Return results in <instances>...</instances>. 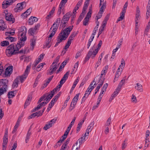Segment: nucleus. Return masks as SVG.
I'll use <instances>...</instances> for the list:
<instances>
[{"label": "nucleus", "mask_w": 150, "mask_h": 150, "mask_svg": "<svg viewBox=\"0 0 150 150\" xmlns=\"http://www.w3.org/2000/svg\"><path fill=\"white\" fill-rule=\"evenodd\" d=\"M73 27V25L69 26L64 30L63 29L62 30L57 38V42L55 44L54 47L57 46L63 40H66L72 30Z\"/></svg>", "instance_id": "nucleus-1"}, {"label": "nucleus", "mask_w": 150, "mask_h": 150, "mask_svg": "<svg viewBox=\"0 0 150 150\" xmlns=\"http://www.w3.org/2000/svg\"><path fill=\"white\" fill-rule=\"evenodd\" d=\"M27 30V28L25 27H21L20 30V32L18 34V36H20L21 37L17 44H19L21 46V47L24 45V42L27 39L26 35Z\"/></svg>", "instance_id": "nucleus-2"}, {"label": "nucleus", "mask_w": 150, "mask_h": 150, "mask_svg": "<svg viewBox=\"0 0 150 150\" xmlns=\"http://www.w3.org/2000/svg\"><path fill=\"white\" fill-rule=\"evenodd\" d=\"M21 48V46L19 44H17L15 47L14 44H11L9 45L6 50V52L8 56H12L17 54V51Z\"/></svg>", "instance_id": "nucleus-3"}, {"label": "nucleus", "mask_w": 150, "mask_h": 150, "mask_svg": "<svg viewBox=\"0 0 150 150\" xmlns=\"http://www.w3.org/2000/svg\"><path fill=\"white\" fill-rule=\"evenodd\" d=\"M71 16V12H69L64 16L61 21L60 28L61 26L64 28L66 26V25L67 24V22L69 21Z\"/></svg>", "instance_id": "nucleus-4"}, {"label": "nucleus", "mask_w": 150, "mask_h": 150, "mask_svg": "<svg viewBox=\"0 0 150 150\" xmlns=\"http://www.w3.org/2000/svg\"><path fill=\"white\" fill-rule=\"evenodd\" d=\"M26 5V3L25 1L18 3L14 8V11L15 12H19L25 7Z\"/></svg>", "instance_id": "nucleus-5"}, {"label": "nucleus", "mask_w": 150, "mask_h": 150, "mask_svg": "<svg viewBox=\"0 0 150 150\" xmlns=\"http://www.w3.org/2000/svg\"><path fill=\"white\" fill-rule=\"evenodd\" d=\"M98 78V77L96 76L95 77L93 80V81L91 82L90 85L88 86L87 89L85 91L86 93H88V94H90L91 92L92 91L93 89L96 86V79H97V78ZM97 83L96 84H97Z\"/></svg>", "instance_id": "nucleus-6"}, {"label": "nucleus", "mask_w": 150, "mask_h": 150, "mask_svg": "<svg viewBox=\"0 0 150 150\" xmlns=\"http://www.w3.org/2000/svg\"><path fill=\"white\" fill-rule=\"evenodd\" d=\"M94 48V47H92V48L89 50L85 58V59L84 61V63L86 62L87 61H88L91 57L92 59H93L95 57L96 55H94V54H94L93 52Z\"/></svg>", "instance_id": "nucleus-7"}, {"label": "nucleus", "mask_w": 150, "mask_h": 150, "mask_svg": "<svg viewBox=\"0 0 150 150\" xmlns=\"http://www.w3.org/2000/svg\"><path fill=\"white\" fill-rule=\"evenodd\" d=\"M58 67V66L57 64H52L50 67L49 69L47 70V74L52 75L56 71Z\"/></svg>", "instance_id": "nucleus-8"}, {"label": "nucleus", "mask_w": 150, "mask_h": 150, "mask_svg": "<svg viewBox=\"0 0 150 150\" xmlns=\"http://www.w3.org/2000/svg\"><path fill=\"white\" fill-rule=\"evenodd\" d=\"M8 80L7 79H0V90L8 86Z\"/></svg>", "instance_id": "nucleus-9"}, {"label": "nucleus", "mask_w": 150, "mask_h": 150, "mask_svg": "<svg viewBox=\"0 0 150 150\" xmlns=\"http://www.w3.org/2000/svg\"><path fill=\"white\" fill-rule=\"evenodd\" d=\"M102 41L101 40H100L99 42V43L97 45L96 48L95 49V48L96 46L95 45L92 47H94L93 51L94 54H94V55H96L98 53V51L100 49V47L102 45Z\"/></svg>", "instance_id": "nucleus-10"}, {"label": "nucleus", "mask_w": 150, "mask_h": 150, "mask_svg": "<svg viewBox=\"0 0 150 150\" xmlns=\"http://www.w3.org/2000/svg\"><path fill=\"white\" fill-rule=\"evenodd\" d=\"M6 19L7 21L12 22V23L15 22V19L13 18V16L10 13H5Z\"/></svg>", "instance_id": "nucleus-11"}, {"label": "nucleus", "mask_w": 150, "mask_h": 150, "mask_svg": "<svg viewBox=\"0 0 150 150\" xmlns=\"http://www.w3.org/2000/svg\"><path fill=\"white\" fill-rule=\"evenodd\" d=\"M13 2H12L11 0H6L4 1L2 3V7L4 9H5L8 7L9 5L12 4Z\"/></svg>", "instance_id": "nucleus-12"}, {"label": "nucleus", "mask_w": 150, "mask_h": 150, "mask_svg": "<svg viewBox=\"0 0 150 150\" xmlns=\"http://www.w3.org/2000/svg\"><path fill=\"white\" fill-rule=\"evenodd\" d=\"M38 18L35 17L31 16L29 18L28 22L30 25H33L34 22H37L38 21Z\"/></svg>", "instance_id": "nucleus-13"}, {"label": "nucleus", "mask_w": 150, "mask_h": 150, "mask_svg": "<svg viewBox=\"0 0 150 150\" xmlns=\"http://www.w3.org/2000/svg\"><path fill=\"white\" fill-rule=\"evenodd\" d=\"M42 115V113H41V110H40L35 113L32 114L31 115L29 116V119H31L33 117H35L36 116L38 117Z\"/></svg>", "instance_id": "nucleus-14"}, {"label": "nucleus", "mask_w": 150, "mask_h": 150, "mask_svg": "<svg viewBox=\"0 0 150 150\" xmlns=\"http://www.w3.org/2000/svg\"><path fill=\"white\" fill-rule=\"evenodd\" d=\"M6 28V25L4 23L3 20H0V30H4Z\"/></svg>", "instance_id": "nucleus-15"}, {"label": "nucleus", "mask_w": 150, "mask_h": 150, "mask_svg": "<svg viewBox=\"0 0 150 150\" xmlns=\"http://www.w3.org/2000/svg\"><path fill=\"white\" fill-rule=\"evenodd\" d=\"M135 88L137 90L140 92H142L143 91L142 86L139 83L136 84Z\"/></svg>", "instance_id": "nucleus-16"}, {"label": "nucleus", "mask_w": 150, "mask_h": 150, "mask_svg": "<svg viewBox=\"0 0 150 150\" xmlns=\"http://www.w3.org/2000/svg\"><path fill=\"white\" fill-rule=\"evenodd\" d=\"M19 77H17L13 81L12 84V87L14 88H17L19 82Z\"/></svg>", "instance_id": "nucleus-17"}, {"label": "nucleus", "mask_w": 150, "mask_h": 150, "mask_svg": "<svg viewBox=\"0 0 150 150\" xmlns=\"http://www.w3.org/2000/svg\"><path fill=\"white\" fill-rule=\"evenodd\" d=\"M105 80L104 79H103L102 77L100 78V79H99L98 81V84L97 87H98V88L100 89L103 85Z\"/></svg>", "instance_id": "nucleus-18"}, {"label": "nucleus", "mask_w": 150, "mask_h": 150, "mask_svg": "<svg viewBox=\"0 0 150 150\" xmlns=\"http://www.w3.org/2000/svg\"><path fill=\"white\" fill-rule=\"evenodd\" d=\"M79 93H78L74 97L72 100V103H73V105L74 106L76 105V102L79 99Z\"/></svg>", "instance_id": "nucleus-19"}, {"label": "nucleus", "mask_w": 150, "mask_h": 150, "mask_svg": "<svg viewBox=\"0 0 150 150\" xmlns=\"http://www.w3.org/2000/svg\"><path fill=\"white\" fill-rule=\"evenodd\" d=\"M17 91H13L9 92L8 94V98H13L14 96V94H16Z\"/></svg>", "instance_id": "nucleus-20"}, {"label": "nucleus", "mask_w": 150, "mask_h": 150, "mask_svg": "<svg viewBox=\"0 0 150 150\" xmlns=\"http://www.w3.org/2000/svg\"><path fill=\"white\" fill-rule=\"evenodd\" d=\"M57 120V118H54L48 122V123L47 125L50 128L55 122Z\"/></svg>", "instance_id": "nucleus-21"}, {"label": "nucleus", "mask_w": 150, "mask_h": 150, "mask_svg": "<svg viewBox=\"0 0 150 150\" xmlns=\"http://www.w3.org/2000/svg\"><path fill=\"white\" fill-rule=\"evenodd\" d=\"M55 102L54 101L53 99H52V100L50 102L49 104V106L48 107L47 110H46L48 112L50 110L51 108L54 105V103Z\"/></svg>", "instance_id": "nucleus-22"}, {"label": "nucleus", "mask_w": 150, "mask_h": 150, "mask_svg": "<svg viewBox=\"0 0 150 150\" xmlns=\"http://www.w3.org/2000/svg\"><path fill=\"white\" fill-rule=\"evenodd\" d=\"M79 79H78V78L76 79V80H75V81H74V83L73 85V86H72V87L71 88V89L70 90V93H71V92L73 91L74 88L77 85L78 83L79 82Z\"/></svg>", "instance_id": "nucleus-23"}, {"label": "nucleus", "mask_w": 150, "mask_h": 150, "mask_svg": "<svg viewBox=\"0 0 150 150\" xmlns=\"http://www.w3.org/2000/svg\"><path fill=\"white\" fill-rule=\"evenodd\" d=\"M31 67V64H29L27 66L26 68L25 71V72L23 74L25 76H28V73L29 72L30 69Z\"/></svg>", "instance_id": "nucleus-24"}, {"label": "nucleus", "mask_w": 150, "mask_h": 150, "mask_svg": "<svg viewBox=\"0 0 150 150\" xmlns=\"http://www.w3.org/2000/svg\"><path fill=\"white\" fill-rule=\"evenodd\" d=\"M127 141L128 139L127 138H126L123 141L122 144V150H124L127 146Z\"/></svg>", "instance_id": "nucleus-25"}, {"label": "nucleus", "mask_w": 150, "mask_h": 150, "mask_svg": "<svg viewBox=\"0 0 150 150\" xmlns=\"http://www.w3.org/2000/svg\"><path fill=\"white\" fill-rule=\"evenodd\" d=\"M36 30L34 28H30L28 30V33L31 35H33Z\"/></svg>", "instance_id": "nucleus-26"}, {"label": "nucleus", "mask_w": 150, "mask_h": 150, "mask_svg": "<svg viewBox=\"0 0 150 150\" xmlns=\"http://www.w3.org/2000/svg\"><path fill=\"white\" fill-rule=\"evenodd\" d=\"M30 128L28 130L27 133L26 135L25 141L26 143H27L29 141V139H30V137L31 134V132H30Z\"/></svg>", "instance_id": "nucleus-27"}, {"label": "nucleus", "mask_w": 150, "mask_h": 150, "mask_svg": "<svg viewBox=\"0 0 150 150\" xmlns=\"http://www.w3.org/2000/svg\"><path fill=\"white\" fill-rule=\"evenodd\" d=\"M94 124V121L92 122L88 126L87 129L88 132H91L93 127V125Z\"/></svg>", "instance_id": "nucleus-28"}, {"label": "nucleus", "mask_w": 150, "mask_h": 150, "mask_svg": "<svg viewBox=\"0 0 150 150\" xmlns=\"http://www.w3.org/2000/svg\"><path fill=\"white\" fill-rule=\"evenodd\" d=\"M30 43V50H33L35 44V41L34 39H32L31 40Z\"/></svg>", "instance_id": "nucleus-29"}, {"label": "nucleus", "mask_w": 150, "mask_h": 150, "mask_svg": "<svg viewBox=\"0 0 150 150\" xmlns=\"http://www.w3.org/2000/svg\"><path fill=\"white\" fill-rule=\"evenodd\" d=\"M51 38H48L47 42L45 43V45L44 46V47H47L48 48H49L51 45V44L50 43V42L51 41Z\"/></svg>", "instance_id": "nucleus-30"}, {"label": "nucleus", "mask_w": 150, "mask_h": 150, "mask_svg": "<svg viewBox=\"0 0 150 150\" xmlns=\"http://www.w3.org/2000/svg\"><path fill=\"white\" fill-rule=\"evenodd\" d=\"M89 95V94H88V93L85 92L84 95L81 101V104H82L84 102L86 98L88 97Z\"/></svg>", "instance_id": "nucleus-31"}, {"label": "nucleus", "mask_w": 150, "mask_h": 150, "mask_svg": "<svg viewBox=\"0 0 150 150\" xmlns=\"http://www.w3.org/2000/svg\"><path fill=\"white\" fill-rule=\"evenodd\" d=\"M53 91H51L50 93L49 94L47 93L48 95L47 96H46V98L50 100L54 94V93Z\"/></svg>", "instance_id": "nucleus-32"}, {"label": "nucleus", "mask_w": 150, "mask_h": 150, "mask_svg": "<svg viewBox=\"0 0 150 150\" xmlns=\"http://www.w3.org/2000/svg\"><path fill=\"white\" fill-rule=\"evenodd\" d=\"M91 12H92V9L91 8H89L88 11L87 13L86 16L85 18L89 19L91 17Z\"/></svg>", "instance_id": "nucleus-33"}, {"label": "nucleus", "mask_w": 150, "mask_h": 150, "mask_svg": "<svg viewBox=\"0 0 150 150\" xmlns=\"http://www.w3.org/2000/svg\"><path fill=\"white\" fill-rule=\"evenodd\" d=\"M27 77V76H25L23 74L22 76H20L19 79H20V80L21 81V83H23Z\"/></svg>", "instance_id": "nucleus-34"}, {"label": "nucleus", "mask_w": 150, "mask_h": 150, "mask_svg": "<svg viewBox=\"0 0 150 150\" xmlns=\"http://www.w3.org/2000/svg\"><path fill=\"white\" fill-rule=\"evenodd\" d=\"M58 27L59 26H58L57 25H54V26H53L52 25L50 28V30H52V31L55 32V33H56V32L57 30Z\"/></svg>", "instance_id": "nucleus-35"}, {"label": "nucleus", "mask_w": 150, "mask_h": 150, "mask_svg": "<svg viewBox=\"0 0 150 150\" xmlns=\"http://www.w3.org/2000/svg\"><path fill=\"white\" fill-rule=\"evenodd\" d=\"M6 39L7 40H10L11 42L15 41L17 39L16 38L10 36H8L6 38Z\"/></svg>", "instance_id": "nucleus-36"}, {"label": "nucleus", "mask_w": 150, "mask_h": 150, "mask_svg": "<svg viewBox=\"0 0 150 150\" xmlns=\"http://www.w3.org/2000/svg\"><path fill=\"white\" fill-rule=\"evenodd\" d=\"M9 44V42L7 41H2L1 43V46L3 47L7 46Z\"/></svg>", "instance_id": "nucleus-37"}, {"label": "nucleus", "mask_w": 150, "mask_h": 150, "mask_svg": "<svg viewBox=\"0 0 150 150\" xmlns=\"http://www.w3.org/2000/svg\"><path fill=\"white\" fill-rule=\"evenodd\" d=\"M15 30H11V31H8L7 32H6L5 35H6L10 36V35H13L15 33Z\"/></svg>", "instance_id": "nucleus-38"}, {"label": "nucleus", "mask_w": 150, "mask_h": 150, "mask_svg": "<svg viewBox=\"0 0 150 150\" xmlns=\"http://www.w3.org/2000/svg\"><path fill=\"white\" fill-rule=\"evenodd\" d=\"M61 92H59L57 95L55 96L52 99L54 102H56L57 99L59 97L61 94Z\"/></svg>", "instance_id": "nucleus-39"}, {"label": "nucleus", "mask_w": 150, "mask_h": 150, "mask_svg": "<svg viewBox=\"0 0 150 150\" xmlns=\"http://www.w3.org/2000/svg\"><path fill=\"white\" fill-rule=\"evenodd\" d=\"M76 35V34L74 33H72L69 37L68 40L71 42V41L74 39Z\"/></svg>", "instance_id": "nucleus-40"}, {"label": "nucleus", "mask_w": 150, "mask_h": 150, "mask_svg": "<svg viewBox=\"0 0 150 150\" xmlns=\"http://www.w3.org/2000/svg\"><path fill=\"white\" fill-rule=\"evenodd\" d=\"M111 123V119L110 117L107 120L105 124V127L109 126Z\"/></svg>", "instance_id": "nucleus-41"}, {"label": "nucleus", "mask_w": 150, "mask_h": 150, "mask_svg": "<svg viewBox=\"0 0 150 150\" xmlns=\"http://www.w3.org/2000/svg\"><path fill=\"white\" fill-rule=\"evenodd\" d=\"M39 62H40L38 60H36L34 62V63L33 64L32 66V68L33 69H34L36 66Z\"/></svg>", "instance_id": "nucleus-42"}, {"label": "nucleus", "mask_w": 150, "mask_h": 150, "mask_svg": "<svg viewBox=\"0 0 150 150\" xmlns=\"http://www.w3.org/2000/svg\"><path fill=\"white\" fill-rule=\"evenodd\" d=\"M71 42L68 40L64 49L66 50L68 48L71 43Z\"/></svg>", "instance_id": "nucleus-43"}, {"label": "nucleus", "mask_w": 150, "mask_h": 150, "mask_svg": "<svg viewBox=\"0 0 150 150\" xmlns=\"http://www.w3.org/2000/svg\"><path fill=\"white\" fill-rule=\"evenodd\" d=\"M82 14H81L79 16L78 20L76 22V25H78L79 24V23L82 20L83 18L84 17V16L82 15Z\"/></svg>", "instance_id": "nucleus-44"}, {"label": "nucleus", "mask_w": 150, "mask_h": 150, "mask_svg": "<svg viewBox=\"0 0 150 150\" xmlns=\"http://www.w3.org/2000/svg\"><path fill=\"white\" fill-rule=\"evenodd\" d=\"M61 21V19L60 18H58L57 19L56 21H55L53 24V26L54 25H57L58 26L59 25Z\"/></svg>", "instance_id": "nucleus-45"}, {"label": "nucleus", "mask_w": 150, "mask_h": 150, "mask_svg": "<svg viewBox=\"0 0 150 150\" xmlns=\"http://www.w3.org/2000/svg\"><path fill=\"white\" fill-rule=\"evenodd\" d=\"M63 141H62V139L61 138L57 142L56 144L54 146V147L55 148H57V146H59L61 145V143Z\"/></svg>", "instance_id": "nucleus-46"}, {"label": "nucleus", "mask_w": 150, "mask_h": 150, "mask_svg": "<svg viewBox=\"0 0 150 150\" xmlns=\"http://www.w3.org/2000/svg\"><path fill=\"white\" fill-rule=\"evenodd\" d=\"M62 6H59V8L57 12V15L58 16H59L60 14L62 12Z\"/></svg>", "instance_id": "nucleus-47"}, {"label": "nucleus", "mask_w": 150, "mask_h": 150, "mask_svg": "<svg viewBox=\"0 0 150 150\" xmlns=\"http://www.w3.org/2000/svg\"><path fill=\"white\" fill-rule=\"evenodd\" d=\"M69 71H68L66 73V74L64 75L63 77L62 78V79L65 80V81H66V80L68 78V75L69 74Z\"/></svg>", "instance_id": "nucleus-48"}, {"label": "nucleus", "mask_w": 150, "mask_h": 150, "mask_svg": "<svg viewBox=\"0 0 150 150\" xmlns=\"http://www.w3.org/2000/svg\"><path fill=\"white\" fill-rule=\"evenodd\" d=\"M70 99V97L69 96H67L65 101L64 103V105H63V106L64 108H65L67 105V103L68 102V101Z\"/></svg>", "instance_id": "nucleus-49"}, {"label": "nucleus", "mask_w": 150, "mask_h": 150, "mask_svg": "<svg viewBox=\"0 0 150 150\" xmlns=\"http://www.w3.org/2000/svg\"><path fill=\"white\" fill-rule=\"evenodd\" d=\"M89 21V19L85 18L83 20V25H86L88 24Z\"/></svg>", "instance_id": "nucleus-50"}, {"label": "nucleus", "mask_w": 150, "mask_h": 150, "mask_svg": "<svg viewBox=\"0 0 150 150\" xmlns=\"http://www.w3.org/2000/svg\"><path fill=\"white\" fill-rule=\"evenodd\" d=\"M78 141H79L80 146L85 141L84 138H83V137H81L78 140Z\"/></svg>", "instance_id": "nucleus-51"}, {"label": "nucleus", "mask_w": 150, "mask_h": 150, "mask_svg": "<svg viewBox=\"0 0 150 150\" xmlns=\"http://www.w3.org/2000/svg\"><path fill=\"white\" fill-rule=\"evenodd\" d=\"M60 56H58L56 58V59L54 60L52 64H57L58 62L59 61V60L60 58Z\"/></svg>", "instance_id": "nucleus-52"}, {"label": "nucleus", "mask_w": 150, "mask_h": 150, "mask_svg": "<svg viewBox=\"0 0 150 150\" xmlns=\"http://www.w3.org/2000/svg\"><path fill=\"white\" fill-rule=\"evenodd\" d=\"M8 142V137H4L3 144L6 145Z\"/></svg>", "instance_id": "nucleus-53"}, {"label": "nucleus", "mask_w": 150, "mask_h": 150, "mask_svg": "<svg viewBox=\"0 0 150 150\" xmlns=\"http://www.w3.org/2000/svg\"><path fill=\"white\" fill-rule=\"evenodd\" d=\"M121 72L120 71H117L116 73V75L115 76V77L114 79V80H115L116 78H118L119 76H120V75L121 74Z\"/></svg>", "instance_id": "nucleus-54"}, {"label": "nucleus", "mask_w": 150, "mask_h": 150, "mask_svg": "<svg viewBox=\"0 0 150 150\" xmlns=\"http://www.w3.org/2000/svg\"><path fill=\"white\" fill-rule=\"evenodd\" d=\"M125 62L123 59H122L121 61V64L120 65L119 67H120L121 69L122 67H123L125 66Z\"/></svg>", "instance_id": "nucleus-55"}, {"label": "nucleus", "mask_w": 150, "mask_h": 150, "mask_svg": "<svg viewBox=\"0 0 150 150\" xmlns=\"http://www.w3.org/2000/svg\"><path fill=\"white\" fill-rule=\"evenodd\" d=\"M28 16V14H27L25 12H24L21 15V17L23 19H25Z\"/></svg>", "instance_id": "nucleus-56"}, {"label": "nucleus", "mask_w": 150, "mask_h": 150, "mask_svg": "<svg viewBox=\"0 0 150 150\" xmlns=\"http://www.w3.org/2000/svg\"><path fill=\"white\" fill-rule=\"evenodd\" d=\"M45 64L44 63H42L40 64L39 65H38V67L36 68L37 70L38 71H40V69L39 70H38V69L40 68L41 67H42V68H41V69L42 67H43V66Z\"/></svg>", "instance_id": "nucleus-57"}, {"label": "nucleus", "mask_w": 150, "mask_h": 150, "mask_svg": "<svg viewBox=\"0 0 150 150\" xmlns=\"http://www.w3.org/2000/svg\"><path fill=\"white\" fill-rule=\"evenodd\" d=\"M65 81H66L62 79L59 82L60 84H59V88H60L62 87V84L65 82Z\"/></svg>", "instance_id": "nucleus-58"}, {"label": "nucleus", "mask_w": 150, "mask_h": 150, "mask_svg": "<svg viewBox=\"0 0 150 150\" xmlns=\"http://www.w3.org/2000/svg\"><path fill=\"white\" fill-rule=\"evenodd\" d=\"M132 101L133 102L136 103L137 102V99L136 97L134 95H132Z\"/></svg>", "instance_id": "nucleus-59"}, {"label": "nucleus", "mask_w": 150, "mask_h": 150, "mask_svg": "<svg viewBox=\"0 0 150 150\" xmlns=\"http://www.w3.org/2000/svg\"><path fill=\"white\" fill-rule=\"evenodd\" d=\"M126 76H125L123 79L121 80V81H120L119 84V85H122H122L125 83V81L126 79Z\"/></svg>", "instance_id": "nucleus-60"}, {"label": "nucleus", "mask_w": 150, "mask_h": 150, "mask_svg": "<svg viewBox=\"0 0 150 150\" xmlns=\"http://www.w3.org/2000/svg\"><path fill=\"white\" fill-rule=\"evenodd\" d=\"M6 70L10 72L13 70V66H9L6 69Z\"/></svg>", "instance_id": "nucleus-61"}, {"label": "nucleus", "mask_w": 150, "mask_h": 150, "mask_svg": "<svg viewBox=\"0 0 150 150\" xmlns=\"http://www.w3.org/2000/svg\"><path fill=\"white\" fill-rule=\"evenodd\" d=\"M122 87V85H118L117 88H116L115 90V91L118 92L119 93V92L120 90V89Z\"/></svg>", "instance_id": "nucleus-62"}, {"label": "nucleus", "mask_w": 150, "mask_h": 150, "mask_svg": "<svg viewBox=\"0 0 150 150\" xmlns=\"http://www.w3.org/2000/svg\"><path fill=\"white\" fill-rule=\"evenodd\" d=\"M105 7L104 5V4H103V5L101 7L99 12L100 13H103V12L104 11V9L105 8Z\"/></svg>", "instance_id": "nucleus-63"}, {"label": "nucleus", "mask_w": 150, "mask_h": 150, "mask_svg": "<svg viewBox=\"0 0 150 150\" xmlns=\"http://www.w3.org/2000/svg\"><path fill=\"white\" fill-rule=\"evenodd\" d=\"M102 14L103 13L101 12L100 13V12H99L98 13V14L96 16V19L98 20V19L100 18L102 16Z\"/></svg>", "instance_id": "nucleus-64"}]
</instances>
